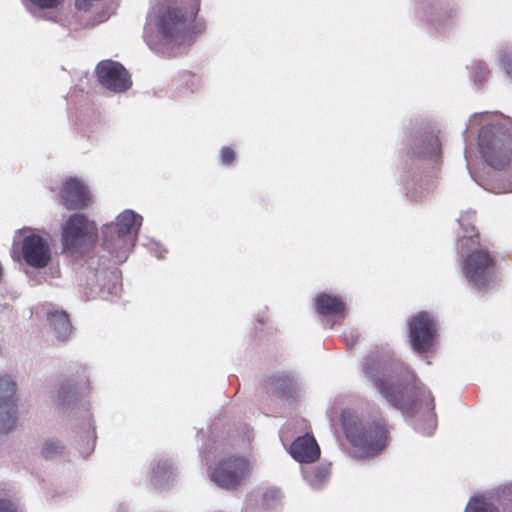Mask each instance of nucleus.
I'll return each mask as SVG.
<instances>
[{
	"label": "nucleus",
	"mask_w": 512,
	"mask_h": 512,
	"mask_svg": "<svg viewBox=\"0 0 512 512\" xmlns=\"http://www.w3.org/2000/svg\"><path fill=\"white\" fill-rule=\"evenodd\" d=\"M35 313L47 322L53 340L59 344H67L73 338V325L65 310L56 308L51 303L38 305Z\"/></svg>",
	"instance_id": "nucleus-9"
},
{
	"label": "nucleus",
	"mask_w": 512,
	"mask_h": 512,
	"mask_svg": "<svg viewBox=\"0 0 512 512\" xmlns=\"http://www.w3.org/2000/svg\"><path fill=\"white\" fill-rule=\"evenodd\" d=\"M174 477V467L167 459H158L151 464L150 481L157 488L168 486Z\"/></svg>",
	"instance_id": "nucleus-20"
},
{
	"label": "nucleus",
	"mask_w": 512,
	"mask_h": 512,
	"mask_svg": "<svg viewBox=\"0 0 512 512\" xmlns=\"http://www.w3.org/2000/svg\"><path fill=\"white\" fill-rule=\"evenodd\" d=\"M464 512H500L488 498L483 495H475L469 499Z\"/></svg>",
	"instance_id": "nucleus-25"
},
{
	"label": "nucleus",
	"mask_w": 512,
	"mask_h": 512,
	"mask_svg": "<svg viewBox=\"0 0 512 512\" xmlns=\"http://www.w3.org/2000/svg\"><path fill=\"white\" fill-rule=\"evenodd\" d=\"M408 328L412 349L419 354L427 352L437 333L433 315L425 311L417 313L408 322Z\"/></svg>",
	"instance_id": "nucleus-10"
},
{
	"label": "nucleus",
	"mask_w": 512,
	"mask_h": 512,
	"mask_svg": "<svg viewBox=\"0 0 512 512\" xmlns=\"http://www.w3.org/2000/svg\"><path fill=\"white\" fill-rule=\"evenodd\" d=\"M363 370L380 395L411 418L414 429L425 436L434 433L437 420L431 391L387 348L372 351Z\"/></svg>",
	"instance_id": "nucleus-1"
},
{
	"label": "nucleus",
	"mask_w": 512,
	"mask_h": 512,
	"mask_svg": "<svg viewBox=\"0 0 512 512\" xmlns=\"http://www.w3.org/2000/svg\"><path fill=\"white\" fill-rule=\"evenodd\" d=\"M61 197L64 206L68 210L82 209L90 203L89 191L76 178H71L64 183Z\"/></svg>",
	"instance_id": "nucleus-14"
},
{
	"label": "nucleus",
	"mask_w": 512,
	"mask_h": 512,
	"mask_svg": "<svg viewBox=\"0 0 512 512\" xmlns=\"http://www.w3.org/2000/svg\"><path fill=\"white\" fill-rule=\"evenodd\" d=\"M496 500L501 512H512V481L496 490Z\"/></svg>",
	"instance_id": "nucleus-26"
},
{
	"label": "nucleus",
	"mask_w": 512,
	"mask_h": 512,
	"mask_svg": "<svg viewBox=\"0 0 512 512\" xmlns=\"http://www.w3.org/2000/svg\"><path fill=\"white\" fill-rule=\"evenodd\" d=\"M72 267L83 288L85 299L118 296L122 290L121 272L110 258H72Z\"/></svg>",
	"instance_id": "nucleus-2"
},
{
	"label": "nucleus",
	"mask_w": 512,
	"mask_h": 512,
	"mask_svg": "<svg viewBox=\"0 0 512 512\" xmlns=\"http://www.w3.org/2000/svg\"><path fill=\"white\" fill-rule=\"evenodd\" d=\"M359 338L357 331L351 330L349 334H345V340L349 346L354 345Z\"/></svg>",
	"instance_id": "nucleus-34"
},
{
	"label": "nucleus",
	"mask_w": 512,
	"mask_h": 512,
	"mask_svg": "<svg viewBox=\"0 0 512 512\" xmlns=\"http://www.w3.org/2000/svg\"><path fill=\"white\" fill-rule=\"evenodd\" d=\"M0 512H19V509L12 500L0 498Z\"/></svg>",
	"instance_id": "nucleus-30"
},
{
	"label": "nucleus",
	"mask_w": 512,
	"mask_h": 512,
	"mask_svg": "<svg viewBox=\"0 0 512 512\" xmlns=\"http://www.w3.org/2000/svg\"><path fill=\"white\" fill-rule=\"evenodd\" d=\"M64 452V446L60 441L55 439H48L43 444L41 454L45 459H54Z\"/></svg>",
	"instance_id": "nucleus-27"
},
{
	"label": "nucleus",
	"mask_w": 512,
	"mask_h": 512,
	"mask_svg": "<svg viewBox=\"0 0 512 512\" xmlns=\"http://www.w3.org/2000/svg\"><path fill=\"white\" fill-rule=\"evenodd\" d=\"M98 81L102 86L115 92H123L131 86L126 69L118 62L105 60L96 68Z\"/></svg>",
	"instance_id": "nucleus-12"
},
{
	"label": "nucleus",
	"mask_w": 512,
	"mask_h": 512,
	"mask_svg": "<svg viewBox=\"0 0 512 512\" xmlns=\"http://www.w3.org/2000/svg\"><path fill=\"white\" fill-rule=\"evenodd\" d=\"M63 0H34V4L39 6L40 8H57L61 5Z\"/></svg>",
	"instance_id": "nucleus-31"
},
{
	"label": "nucleus",
	"mask_w": 512,
	"mask_h": 512,
	"mask_svg": "<svg viewBox=\"0 0 512 512\" xmlns=\"http://www.w3.org/2000/svg\"><path fill=\"white\" fill-rule=\"evenodd\" d=\"M26 263L30 266H32V258H24Z\"/></svg>",
	"instance_id": "nucleus-39"
},
{
	"label": "nucleus",
	"mask_w": 512,
	"mask_h": 512,
	"mask_svg": "<svg viewBox=\"0 0 512 512\" xmlns=\"http://www.w3.org/2000/svg\"><path fill=\"white\" fill-rule=\"evenodd\" d=\"M475 256H488V252L481 250V251H478Z\"/></svg>",
	"instance_id": "nucleus-37"
},
{
	"label": "nucleus",
	"mask_w": 512,
	"mask_h": 512,
	"mask_svg": "<svg viewBox=\"0 0 512 512\" xmlns=\"http://www.w3.org/2000/svg\"><path fill=\"white\" fill-rule=\"evenodd\" d=\"M290 455L301 464H311L320 457V448L312 435L297 437L290 445Z\"/></svg>",
	"instance_id": "nucleus-15"
},
{
	"label": "nucleus",
	"mask_w": 512,
	"mask_h": 512,
	"mask_svg": "<svg viewBox=\"0 0 512 512\" xmlns=\"http://www.w3.org/2000/svg\"><path fill=\"white\" fill-rule=\"evenodd\" d=\"M34 256H49V246L45 239L34 233Z\"/></svg>",
	"instance_id": "nucleus-28"
},
{
	"label": "nucleus",
	"mask_w": 512,
	"mask_h": 512,
	"mask_svg": "<svg viewBox=\"0 0 512 512\" xmlns=\"http://www.w3.org/2000/svg\"><path fill=\"white\" fill-rule=\"evenodd\" d=\"M249 475L250 465L242 457L224 458L208 469L210 480L227 490L240 486Z\"/></svg>",
	"instance_id": "nucleus-7"
},
{
	"label": "nucleus",
	"mask_w": 512,
	"mask_h": 512,
	"mask_svg": "<svg viewBox=\"0 0 512 512\" xmlns=\"http://www.w3.org/2000/svg\"><path fill=\"white\" fill-rule=\"evenodd\" d=\"M71 493H72V490L67 491V490L63 489L60 493H58V495H61V494H71Z\"/></svg>",
	"instance_id": "nucleus-38"
},
{
	"label": "nucleus",
	"mask_w": 512,
	"mask_h": 512,
	"mask_svg": "<svg viewBox=\"0 0 512 512\" xmlns=\"http://www.w3.org/2000/svg\"><path fill=\"white\" fill-rule=\"evenodd\" d=\"M116 512H131L130 505L127 503H120L116 508Z\"/></svg>",
	"instance_id": "nucleus-35"
},
{
	"label": "nucleus",
	"mask_w": 512,
	"mask_h": 512,
	"mask_svg": "<svg viewBox=\"0 0 512 512\" xmlns=\"http://www.w3.org/2000/svg\"><path fill=\"white\" fill-rule=\"evenodd\" d=\"M16 392V384L9 376L0 377V399L1 408H5V412L1 413L0 433L9 432L16 422V410L14 403V395Z\"/></svg>",
	"instance_id": "nucleus-13"
},
{
	"label": "nucleus",
	"mask_w": 512,
	"mask_h": 512,
	"mask_svg": "<svg viewBox=\"0 0 512 512\" xmlns=\"http://www.w3.org/2000/svg\"><path fill=\"white\" fill-rule=\"evenodd\" d=\"M506 73L512 78V55L505 54L501 58Z\"/></svg>",
	"instance_id": "nucleus-33"
},
{
	"label": "nucleus",
	"mask_w": 512,
	"mask_h": 512,
	"mask_svg": "<svg viewBox=\"0 0 512 512\" xmlns=\"http://www.w3.org/2000/svg\"><path fill=\"white\" fill-rule=\"evenodd\" d=\"M83 418L85 420V426L83 428V433L85 434V439L87 440L86 447L81 450V454H83L84 457L90 455L92 451L94 450L95 441H96V431H95V424L92 415L89 413V411H85V414L83 415Z\"/></svg>",
	"instance_id": "nucleus-24"
},
{
	"label": "nucleus",
	"mask_w": 512,
	"mask_h": 512,
	"mask_svg": "<svg viewBox=\"0 0 512 512\" xmlns=\"http://www.w3.org/2000/svg\"><path fill=\"white\" fill-rule=\"evenodd\" d=\"M188 22V17L181 8L159 4L148 14L145 38L148 43H152L154 40L150 32H155V38L159 42H179L187 31Z\"/></svg>",
	"instance_id": "nucleus-4"
},
{
	"label": "nucleus",
	"mask_w": 512,
	"mask_h": 512,
	"mask_svg": "<svg viewBox=\"0 0 512 512\" xmlns=\"http://www.w3.org/2000/svg\"><path fill=\"white\" fill-rule=\"evenodd\" d=\"M341 425L346 438L364 457H374L387 445L388 429L383 419H365L357 411L344 409Z\"/></svg>",
	"instance_id": "nucleus-3"
},
{
	"label": "nucleus",
	"mask_w": 512,
	"mask_h": 512,
	"mask_svg": "<svg viewBox=\"0 0 512 512\" xmlns=\"http://www.w3.org/2000/svg\"><path fill=\"white\" fill-rule=\"evenodd\" d=\"M485 161L495 169L505 168L512 157V136L501 128L483 129L479 135Z\"/></svg>",
	"instance_id": "nucleus-5"
},
{
	"label": "nucleus",
	"mask_w": 512,
	"mask_h": 512,
	"mask_svg": "<svg viewBox=\"0 0 512 512\" xmlns=\"http://www.w3.org/2000/svg\"><path fill=\"white\" fill-rule=\"evenodd\" d=\"M142 225V216L136 214L132 210H125L118 215L115 222L106 225L105 227L115 233L119 232L124 236H132L133 240H136L137 234Z\"/></svg>",
	"instance_id": "nucleus-16"
},
{
	"label": "nucleus",
	"mask_w": 512,
	"mask_h": 512,
	"mask_svg": "<svg viewBox=\"0 0 512 512\" xmlns=\"http://www.w3.org/2000/svg\"><path fill=\"white\" fill-rule=\"evenodd\" d=\"M235 158V153L233 150H231L230 148H223L222 151H221V160H222V163L225 164V165H229L232 163V161L234 160Z\"/></svg>",
	"instance_id": "nucleus-32"
},
{
	"label": "nucleus",
	"mask_w": 512,
	"mask_h": 512,
	"mask_svg": "<svg viewBox=\"0 0 512 512\" xmlns=\"http://www.w3.org/2000/svg\"><path fill=\"white\" fill-rule=\"evenodd\" d=\"M302 476L313 490L322 489L330 477V464L321 463L317 466H302Z\"/></svg>",
	"instance_id": "nucleus-19"
},
{
	"label": "nucleus",
	"mask_w": 512,
	"mask_h": 512,
	"mask_svg": "<svg viewBox=\"0 0 512 512\" xmlns=\"http://www.w3.org/2000/svg\"><path fill=\"white\" fill-rule=\"evenodd\" d=\"M315 309L321 316L344 319L345 304L335 295L321 293L315 297Z\"/></svg>",
	"instance_id": "nucleus-17"
},
{
	"label": "nucleus",
	"mask_w": 512,
	"mask_h": 512,
	"mask_svg": "<svg viewBox=\"0 0 512 512\" xmlns=\"http://www.w3.org/2000/svg\"><path fill=\"white\" fill-rule=\"evenodd\" d=\"M97 228L94 222H90L84 215L73 214L62 227V242L66 249L74 252L87 238L96 235Z\"/></svg>",
	"instance_id": "nucleus-11"
},
{
	"label": "nucleus",
	"mask_w": 512,
	"mask_h": 512,
	"mask_svg": "<svg viewBox=\"0 0 512 512\" xmlns=\"http://www.w3.org/2000/svg\"><path fill=\"white\" fill-rule=\"evenodd\" d=\"M462 273L468 285L478 292L492 288L498 279L494 258H464Z\"/></svg>",
	"instance_id": "nucleus-8"
},
{
	"label": "nucleus",
	"mask_w": 512,
	"mask_h": 512,
	"mask_svg": "<svg viewBox=\"0 0 512 512\" xmlns=\"http://www.w3.org/2000/svg\"><path fill=\"white\" fill-rule=\"evenodd\" d=\"M512 191V188L508 189V190H504L503 192H510Z\"/></svg>",
	"instance_id": "nucleus-40"
},
{
	"label": "nucleus",
	"mask_w": 512,
	"mask_h": 512,
	"mask_svg": "<svg viewBox=\"0 0 512 512\" xmlns=\"http://www.w3.org/2000/svg\"><path fill=\"white\" fill-rule=\"evenodd\" d=\"M52 258H34V282L57 278L60 274L59 265Z\"/></svg>",
	"instance_id": "nucleus-22"
},
{
	"label": "nucleus",
	"mask_w": 512,
	"mask_h": 512,
	"mask_svg": "<svg viewBox=\"0 0 512 512\" xmlns=\"http://www.w3.org/2000/svg\"><path fill=\"white\" fill-rule=\"evenodd\" d=\"M69 373V377L59 384L56 394V403L64 412L73 410L80 396L91 389L89 369L85 364L71 365Z\"/></svg>",
	"instance_id": "nucleus-6"
},
{
	"label": "nucleus",
	"mask_w": 512,
	"mask_h": 512,
	"mask_svg": "<svg viewBox=\"0 0 512 512\" xmlns=\"http://www.w3.org/2000/svg\"><path fill=\"white\" fill-rule=\"evenodd\" d=\"M135 240L132 236H124L119 232L115 233L104 227L103 229V247L111 254H130L133 250Z\"/></svg>",
	"instance_id": "nucleus-18"
},
{
	"label": "nucleus",
	"mask_w": 512,
	"mask_h": 512,
	"mask_svg": "<svg viewBox=\"0 0 512 512\" xmlns=\"http://www.w3.org/2000/svg\"><path fill=\"white\" fill-rule=\"evenodd\" d=\"M269 386L280 397H288L296 391L297 382L291 374L277 372L269 378Z\"/></svg>",
	"instance_id": "nucleus-21"
},
{
	"label": "nucleus",
	"mask_w": 512,
	"mask_h": 512,
	"mask_svg": "<svg viewBox=\"0 0 512 512\" xmlns=\"http://www.w3.org/2000/svg\"><path fill=\"white\" fill-rule=\"evenodd\" d=\"M13 251L20 252L25 257L32 256V230L30 228H23L15 233Z\"/></svg>",
	"instance_id": "nucleus-23"
},
{
	"label": "nucleus",
	"mask_w": 512,
	"mask_h": 512,
	"mask_svg": "<svg viewBox=\"0 0 512 512\" xmlns=\"http://www.w3.org/2000/svg\"><path fill=\"white\" fill-rule=\"evenodd\" d=\"M22 1H23L24 5H25L28 9H30V8H31V6H32V0H22Z\"/></svg>",
	"instance_id": "nucleus-36"
},
{
	"label": "nucleus",
	"mask_w": 512,
	"mask_h": 512,
	"mask_svg": "<svg viewBox=\"0 0 512 512\" xmlns=\"http://www.w3.org/2000/svg\"><path fill=\"white\" fill-rule=\"evenodd\" d=\"M279 497H280L279 490L276 488H270V489H267L263 493L262 500H263L264 505L269 507L270 505L275 503L279 499Z\"/></svg>",
	"instance_id": "nucleus-29"
}]
</instances>
